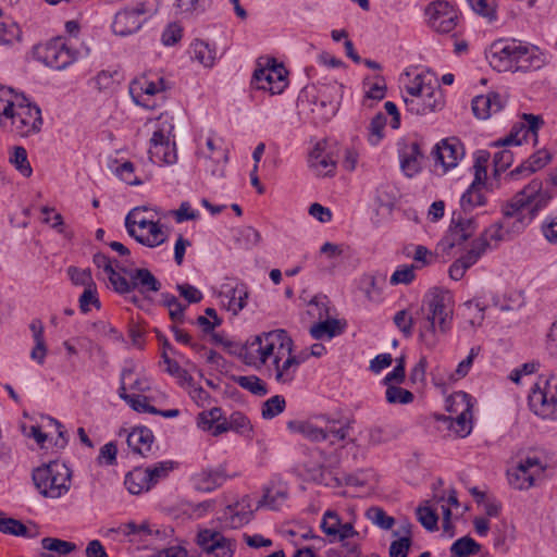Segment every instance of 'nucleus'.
<instances>
[{"label": "nucleus", "instance_id": "25", "mask_svg": "<svg viewBox=\"0 0 557 557\" xmlns=\"http://www.w3.org/2000/svg\"><path fill=\"white\" fill-rule=\"evenodd\" d=\"M423 154L417 141L405 145L399 150L400 168L404 174L412 177L421 171V160Z\"/></svg>", "mask_w": 557, "mask_h": 557}, {"label": "nucleus", "instance_id": "33", "mask_svg": "<svg viewBox=\"0 0 557 557\" xmlns=\"http://www.w3.org/2000/svg\"><path fill=\"white\" fill-rule=\"evenodd\" d=\"M222 420L223 421L218 423L214 429V436H219L230 430L242 434L251 431V425L248 418L242 412H234L231 414L228 420L225 417H223Z\"/></svg>", "mask_w": 557, "mask_h": 557}, {"label": "nucleus", "instance_id": "45", "mask_svg": "<svg viewBox=\"0 0 557 557\" xmlns=\"http://www.w3.org/2000/svg\"><path fill=\"white\" fill-rule=\"evenodd\" d=\"M161 301L162 305L169 309V314L173 322H184V313L187 308V305H183L174 295L169 293H163L161 295Z\"/></svg>", "mask_w": 557, "mask_h": 557}, {"label": "nucleus", "instance_id": "55", "mask_svg": "<svg viewBox=\"0 0 557 557\" xmlns=\"http://www.w3.org/2000/svg\"><path fill=\"white\" fill-rule=\"evenodd\" d=\"M481 546L470 536H463L455 541L450 547V554L475 555Z\"/></svg>", "mask_w": 557, "mask_h": 557}, {"label": "nucleus", "instance_id": "28", "mask_svg": "<svg viewBox=\"0 0 557 557\" xmlns=\"http://www.w3.org/2000/svg\"><path fill=\"white\" fill-rule=\"evenodd\" d=\"M226 476L220 469H207L195 473L191 476L193 486L200 492H212L221 486Z\"/></svg>", "mask_w": 557, "mask_h": 557}, {"label": "nucleus", "instance_id": "14", "mask_svg": "<svg viewBox=\"0 0 557 557\" xmlns=\"http://www.w3.org/2000/svg\"><path fill=\"white\" fill-rule=\"evenodd\" d=\"M429 26L440 34H448L457 26L458 12L447 1L436 0L425 8Z\"/></svg>", "mask_w": 557, "mask_h": 557}, {"label": "nucleus", "instance_id": "27", "mask_svg": "<svg viewBox=\"0 0 557 557\" xmlns=\"http://www.w3.org/2000/svg\"><path fill=\"white\" fill-rule=\"evenodd\" d=\"M154 436L150 429L146 426L134 428L127 436V445L133 453L147 457L152 450Z\"/></svg>", "mask_w": 557, "mask_h": 557}, {"label": "nucleus", "instance_id": "60", "mask_svg": "<svg viewBox=\"0 0 557 557\" xmlns=\"http://www.w3.org/2000/svg\"><path fill=\"white\" fill-rule=\"evenodd\" d=\"M363 85L368 86L366 90L367 99L380 101L386 95V84L382 76H375L373 82L366 79Z\"/></svg>", "mask_w": 557, "mask_h": 557}, {"label": "nucleus", "instance_id": "62", "mask_svg": "<svg viewBox=\"0 0 557 557\" xmlns=\"http://www.w3.org/2000/svg\"><path fill=\"white\" fill-rule=\"evenodd\" d=\"M417 269H419V267H416L414 264H404L398 267L391 276V284H410L416 277L414 271Z\"/></svg>", "mask_w": 557, "mask_h": 557}, {"label": "nucleus", "instance_id": "13", "mask_svg": "<svg viewBox=\"0 0 557 557\" xmlns=\"http://www.w3.org/2000/svg\"><path fill=\"white\" fill-rule=\"evenodd\" d=\"M543 124L544 121L542 116L523 113L522 122L516 124L507 136L495 141L493 145L503 147L511 145L521 146L523 143H527L529 138H531L535 145L537 143V132Z\"/></svg>", "mask_w": 557, "mask_h": 557}, {"label": "nucleus", "instance_id": "1", "mask_svg": "<svg viewBox=\"0 0 557 557\" xmlns=\"http://www.w3.org/2000/svg\"><path fill=\"white\" fill-rule=\"evenodd\" d=\"M488 64L497 72H530L542 69L546 55L535 46L518 40H495L485 52Z\"/></svg>", "mask_w": 557, "mask_h": 557}, {"label": "nucleus", "instance_id": "61", "mask_svg": "<svg viewBox=\"0 0 557 557\" xmlns=\"http://www.w3.org/2000/svg\"><path fill=\"white\" fill-rule=\"evenodd\" d=\"M16 95L13 88L0 84V122L11 112Z\"/></svg>", "mask_w": 557, "mask_h": 557}, {"label": "nucleus", "instance_id": "30", "mask_svg": "<svg viewBox=\"0 0 557 557\" xmlns=\"http://www.w3.org/2000/svg\"><path fill=\"white\" fill-rule=\"evenodd\" d=\"M225 290L221 293V297L227 299L226 308L232 311L233 314H237L242 311L246 305L249 296L248 286L238 282L235 286H224Z\"/></svg>", "mask_w": 557, "mask_h": 557}, {"label": "nucleus", "instance_id": "35", "mask_svg": "<svg viewBox=\"0 0 557 557\" xmlns=\"http://www.w3.org/2000/svg\"><path fill=\"white\" fill-rule=\"evenodd\" d=\"M92 261L98 268L103 269L114 290L117 285L121 286L125 284V276L116 267L120 265L117 262L113 264V261L102 252H97L94 255Z\"/></svg>", "mask_w": 557, "mask_h": 557}, {"label": "nucleus", "instance_id": "53", "mask_svg": "<svg viewBox=\"0 0 557 557\" xmlns=\"http://www.w3.org/2000/svg\"><path fill=\"white\" fill-rule=\"evenodd\" d=\"M471 9L479 15L487 18L490 22L496 20L495 0H467Z\"/></svg>", "mask_w": 557, "mask_h": 557}, {"label": "nucleus", "instance_id": "56", "mask_svg": "<svg viewBox=\"0 0 557 557\" xmlns=\"http://www.w3.org/2000/svg\"><path fill=\"white\" fill-rule=\"evenodd\" d=\"M385 398L388 404H410L413 400V394L397 385H388L385 392Z\"/></svg>", "mask_w": 557, "mask_h": 557}, {"label": "nucleus", "instance_id": "54", "mask_svg": "<svg viewBox=\"0 0 557 557\" xmlns=\"http://www.w3.org/2000/svg\"><path fill=\"white\" fill-rule=\"evenodd\" d=\"M386 125V117L383 113H377L371 120L369 125L368 140L370 145L376 146L384 136V127Z\"/></svg>", "mask_w": 557, "mask_h": 557}, {"label": "nucleus", "instance_id": "49", "mask_svg": "<svg viewBox=\"0 0 557 557\" xmlns=\"http://www.w3.org/2000/svg\"><path fill=\"white\" fill-rule=\"evenodd\" d=\"M173 469L174 462L171 460L160 461L145 468L149 478L148 481H150L152 487L161 480L165 479Z\"/></svg>", "mask_w": 557, "mask_h": 557}, {"label": "nucleus", "instance_id": "12", "mask_svg": "<svg viewBox=\"0 0 557 557\" xmlns=\"http://www.w3.org/2000/svg\"><path fill=\"white\" fill-rule=\"evenodd\" d=\"M287 71L283 64L275 61L265 67L253 72L251 85L259 90L269 91L271 95H280L287 87Z\"/></svg>", "mask_w": 557, "mask_h": 557}, {"label": "nucleus", "instance_id": "63", "mask_svg": "<svg viewBox=\"0 0 557 557\" xmlns=\"http://www.w3.org/2000/svg\"><path fill=\"white\" fill-rule=\"evenodd\" d=\"M211 0H176L175 7L180 13L199 14L205 12Z\"/></svg>", "mask_w": 557, "mask_h": 557}, {"label": "nucleus", "instance_id": "43", "mask_svg": "<svg viewBox=\"0 0 557 557\" xmlns=\"http://www.w3.org/2000/svg\"><path fill=\"white\" fill-rule=\"evenodd\" d=\"M223 412L220 407H213L209 410L201 411L197 417V425L202 431H210L214 436V429L218 423L223 420Z\"/></svg>", "mask_w": 557, "mask_h": 557}, {"label": "nucleus", "instance_id": "47", "mask_svg": "<svg viewBox=\"0 0 557 557\" xmlns=\"http://www.w3.org/2000/svg\"><path fill=\"white\" fill-rule=\"evenodd\" d=\"M41 546L44 549L55 553L59 556L69 555L77 548L75 543L57 537H44L41 540Z\"/></svg>", "mask_w": 557, "mask_h": 557}, {"label": "nucleus", "instance_id": "15", "mask_svg": "<svg viewBox=\"0 0 557 557\" xmlns=\"http://www.w3.org/2000/svg\"><path fill=\"white\" fill-rule=\"evenodd\" d=\"M320 528L331 543H344L346 540L359 535L351 522L344 523L338 512L331 509L323 513Z\"/></svg>", "mask_w": 557, "mask_h": 557}, {"label": "nucleus", "instance_id": "18", "mask_svg": "<svg viewBox=\"0 0 557 557\" xmlns=\"http://www.w3.org/2000/svg\"><path fill=\"white\" fill-rule=\"evenodd\" d=\"M435 163L443 166L444 172L455 168L463 157L465 150L461 143L456 138L442 140L433 151Z\"/></svg>", "mask_w": 557, "mask_h": 557}, {"label": "nucleus", "instance_id": "39", "mask_svg": "<svg viewBox=\"0 0 557 557\" xmlns=\"http://www.w3.org/2000/svg\"><path fill=\"white\" fill-rule=\"evenodd\" d=\"M287 429L290 432L299 433L312 442L325 441V431L311 422L292 420L287 422Z\"/></svg>", "mask_w": 557, "mask_h": 557}, {"label": "nucleus", "instance_id": "17", "mask_svg": "<svg viewBox=\"0 0 557 557\" xmlns=\"http://www.w3.org/2000/svg\"><path fill=\"white\" fill-rule=\"evenodd\" d=\"M166 88V83L163 77H158L157 81H150L144 76L135 79L132 83L129 90L134 101L137 104L147 109H154L156 103H150L144 98V96L151 97L163 92Z\"/></svg>", "mask_w": 557, "mask_h": 557}, {"label": "nucleus", "instance_id": "57", "mask_svg": "<svg viewBox=\"0 0 557 557\" xmlns=\"http://www.w3.org/2000/svg\"><path fill=\"white\" fill-rule=\"evenodd\" d=\"M227 162V153L225 150L216 151V157L212 161H203L206 172L210 173L213 177H222L225 172V164Z\"/></svg>", "mask_w": 557, "mask_h": 557}, {"label": "nucleus", "instance_id": "6", "mask_svg": "<svg viewBox=\"0 0 557 557\" xmlns=\"http://www.w3.org/2000/svg\"><path fill=\"white\" fill-rule=\"evenodd\" d=\"M173 131V117L166 113L160 114L150 138L149 159L152 163L163 165L176 162L177 154Z\"/></svg>", "mask_w": 557, "mask_h": 557}, {"label": "nucleus", "instance_id": "21", "mask_svg": "<svg viewBox=\"0 0 557 557\" xmlns=\"http://www.w3.org/2000/svg\"><path fill=\"white\" fill-rule=\"evenodd\" d=\"M404 100L405 98H416L420 97L421 95L441 96L442 92L440 87L435 86L433 82V74L429 72L417 74L412 79L404 85Z\"/></svg>", "mask_w": 557, "mask_h": 557}, {"label": "nucleus", "instance_id": "20", "mask_svg": "<svg viewBox=\"0 0 557 557\" xmlns=\"http://www.w3.org/2000/svg\"><path fill=\"white\" fill-rule=\"evenodd\" d=\"M476 222L473 218H453L445 242L449 248L459 246L469 239L476 230Z\"/></svg>", "mask_w": 557, "mask_h": 557}, {"label": "nucleus", "instance_id": "32", "mask_svg": "<svg viewBox=\"0 0 557 557\" xmlns=\"http://www.w3.org/2000/svg\"><path fill=\"white\" fill-rule=\"evenodd\" d=\"M0 532L26 539H34L39 535L36 524L27 527L22 521L13 518H0Z\"/></svg>", "mask_w": 557, "mask_h": 557}, {"label": "nucleus", "instance_id": "8", "mask_svg": "<svg viewBox=\"0 0 557 557\" xmlns=\"http://www.w3.org/2000/svg\"><path fill=\"white\" fill-rule=\"evenodd\" d=\"M158 11L154 0H141L120 10L112 22L115 35L125 37L140 29L145 21Z\"/></svg>", "mask_w": 557, "mask_h": 557}, {"label": "nucleus", "instance_id": "10", "mask_svg": "<svg viewBox=\"0 0 557 557\" xmlns=\"http://www.w3.org/2000/svg\"><path fill=\"white\" fill-rule=\"evenodd\" d=\"M125 276V284L117 285L115 292L124 295L137 289L140 294L157 293L161 289V282L151 273L150 270L128 269L126 267L116 265Z\"/></svg>", "mask_w": 557, "mask_h": 557}, {"label": "nucleus", "instance_id": "38", "mask_svg": "<svg viewBox=\"0 0 557 557\" xmlns=\"http://www.w3.org/2000/svg\"><path fill=\"white\" fill-rule=\"evenodd\" d=\"M321 420L325 423L323 431H325V441L331 444L344 441L348 435L349 423L348 421H341L331 419L327 416H322Z\"/></svg>", "mask_w": 557, "mask_h": 557}, {"label": "nucleus", "instance_id": "11", "mask_svg": "<svg viewBox=\"0 0 557 557\" xmlns=\"http://www.w3.org/2000/svg\"><path fill=\"white\" fill-rule=\"evenodd\" d=\"M34 57L53 70H63L76 59L75 53L61 40L36 46L34 48Z\"/></svg>", "mask_w": 557, "mask_h": 557}, {"label": "nucleus", "instance_id": "50", "mask_svg": "<svg viewBox=\"0 0 557 557\" xmlns=\"http://www.w3.org/2000/svg\"><path fill=\"white\" fill-rule=\"evenodd\" d=\"M285 407V398L281 395H274L263 403L261 416L265 420H271L282 413Z\"/></svg>", "mask_w": 557, "mask_h": 557}, {"label": "nucleus", "instance_id": "22", "mask_svg": "<svg viewBox=\"0 0 557 557\" xmlns=\"http://www.w3.org/2000/svg\"><path fill=\"white\" fill-rule=\"evenodd\" d=\"M552 160V154L546 149H540L531 154L525 161L508 173L510 180L527 177L546 166Z\"/></svg>", "mask_w": 557, "mask_h": 557}, {"label": "nucleus", "instance_id": "64", "mask_svg": "<svg viewBox=\"0 0 557 557\" xmlns=\"http://www.w3.org/2000/svg\"><path fill=\"white\" fill-rule=\"evenodd\" d=\"M417 516L419 522L429 531L437 529L438 516L428 506H420L417 508Z\"/></svg>", "mask_w": 557, "mask_h": 557}, {"label": "nucleus", "instance_id": "46", "mask_svg": "<svg viewBox=\"0 0 557 557\" xmlns=\"http://www.w3.org/2000/svg\"><path fill=\"white\" fill-rule=\"evenodd\" d=\"M236 384L257 396L268 394L267 384L256 375H239L234 377Z\"/></svg>", "mask_w": 557, "mask_h": 557}, {"label": "nucleus", "instance_id": "52", "mask_svg": "<svg viewBox=\"0 0 557 557\" xmlns=\"http://www.w3.org/2000/svg\"><path fill=\"white\" fill-rule=\"evenodd\" d=\"M367 518L376 527L383 530H391L395 524V519L388 516L380 507H371L367 510Z\"/></svg>", "mask_w": 557, "mask_h": 557}, {"label": "nucleus", "instance_id": "9", "mask_svg": "<svg viewBox=\"0 0 557 557\" xmlns=\"http://www.w3.org/2000/svg\"><path fill=\"white\" fill-rule=\"evenodd\" d=\"M529 396V406L531 410L543 419L557 420V381L544 380Z\"/></svg>", "mask_w": 557, "mask_h": 557}, {"label": "nucleus", "instance_id": "58", "mask_svg": "<svg viewBox=\"0 0 557 557\" xmlns=\"http://www.w3.org/2000/svg\"><path fill=\"white\" fill-rule=\"evenodd\" d=\"M490 160V152L486 150H478L474 154V180L476 183H485L487 177V163Z\"/></svg>", "mask_w": 557, "mask_h": 557}, {"label": "nucleus", "instance_id": "29", "mask_svg": "<svg viewBox=\"0 0 557 557\" xmlns=\"http://www.w3.org/2000/svg\"><path fill=\"white\" fill-rule=\"evenodd\" d=\"M404 102L408 112L417 115H424L440 110L443 107V97L442 95H421L416 98H405Z\"/></svg>", "mask_w": 557, "mask_h": 557}, {"label": "nucleus", "instance_id": "48", "mask_svg": "<svg viewBox=\"0 0 557 557\" xmlns=\"http://www.w3.org/2000/svg\"><path fill=\"white\" fill-rule=\"evenodd\" d=\"M534 475L528 472L523 467H516L508 472L510 485L517 490H528L534 483Z\"/></svg>", "mask_w": 557, "mask_h": 557}, {"label": "nucleus", "instance_id": "51", "mask_svg": "<svg viewBox=\"0 0 557 557\" xmlns=\"http://www.w3.org/2000/svg\"><path fill=\"white\" fill-rule=\"evenodd\" d=\"M10 162L14 164L15 169L24 176L29 177L33 169L27 158V151L24 147L17 146L14 148L10 157Z\"/></svg>", "mask_w": 557, "mask_h": 557}, {"label": "nucleus", "instance_id": "44", "mask_svg": "<svg viewBox=\"0 0 557 557\" xmlns=\"http://www.w3.org/2000/svg\"><path fill=\"white\" fill-rule=\"evenodd\" d=\"M153 227L147 226L145 231L137 232V236L135 239L140 243L141 245H145L147 247H157L163 244L166 240V235L162 231L159 222H156V232L152 233Z\"/></svg>", "mask_w": 557, "mask_h": 557}, {"label": "nucleus", "instance_id": "16", "mask_svg": "<svg viewBox=\"0 0 557 557\" xmlns=\"http://www.w3.org/2000/svg\"><path fill=\"white\" fill-rule=\"evenodd\" d=\"M253 512L250 498L245 496L235 504L226 506L219 520L225 529H239L252 520Z\"/></svg>", "mask_w": 557, "mask_h": 557}, {"label": "nucleus", "instance_id": "59", "mask_svg": "<svg viewBox=\"0 0 557 557\" xmlns=\"http://www.w3.org/2000/svg\"><path fill=\"white\" fill-rule=\"evenodd\" d=\"M306 473L309 479L318 484H330V473L325 466L320 462H308L305 465Z\"/></svg>", "mask_w": 557, "mask_h": 557}, {"label": "nucleus", "instance_id": "2", "mask_svg": "<svg viewBox=\"0 0 557 557\" xmlns=\"http://www.w3.org/2000/svg\"><path fill=\"white\" fill-rule=\"evenodd\" d=\"M424 317L417 321L420 341L429 348L438 342V335L449 332L453 323L454 304L449 293L436 290L423 300Z\"/></svg>", "mask_w": 557, "mask_h": 557}, {"label": "nucleus", "instance_id": "3", "mask_svg": "<svg viewBox=\"0 0 557 557\" xmlns=\"http://www.w3.org/2000/svg\"><path fill=\"white\" fill-rule=\"evenodd\" d=\"M554 195L550 189L543 187L541 180L534 178L504 205L503 214L505 218H517L519 222H523L528 215L531 221L548 205Z\"/></svg>", "mask_w": 557, "mask_h": 557}, {"label": "nucleus", "instance_id": "40", "mask_svg": "<svg viewBox=\"0 0 557 557\" xmlns=\"http://www.w3.org/2000/svg\"><path fill=\"white\" fill-rule=\"evenodd\" d=\"M344 325L341 324L339 320L327 319L325 321L313 324L310 327V335L314 339L333 338L336 335L342 334Z\"/></svg>", "mask_w": 557, "mask_h": 557}, {"label": "nucleus", "instance_id": "5", "mask_svg": "<svg viewBox=\"0 0 557 557\" xmlns=\"http://www.w3.org/2000/svg\"><path fill=\"white\" fill-rule=\"evenodd\" d=\"M32 479L42 497L58 499L70 491L72 471L65 463L50 461L34 469Z\"/></svg>", "mask_w": 557, "mask_h": 557}, {"label": "nucleus", "instance_id": "24", "mask_svg": "<svg viewBox=\"0 0 557 557\" xmlns=\"http://www.w3.org/2000/svg\"><path fill=\"white\" fill-rule=\"evenodd\" d=\"M503 107V98L496 92L476 96L472 100L473 114L481 120L488 119L492 114L499 112Z\"/></svg>", "mask_w": 557, "mask_h": 557}, {"label": "nucleus", "instance_id": "7", "mask_svg": "<svg viewBox=\"0 0 557 557\" xmlns=\"http://www.w3.org/2000/svg\"><path fill=\"white\" fill-rule=\"evenodd\" d=\"M4 120L11 121L12 132L20 136H29L39 132L42 124L39 107L30 103L22 94L16 95L14 107Z\"/></svg>", "mask_w": 557, "mask_h": 557}, {"label": "nucleus", "instance_id": "19", "mask_svg": "<svg viewBox=\"0 0 557 557\" xmlns=\"http://www.w3.org/2000/svg\"><path fill=\"white\" fill-rule=\"evenodd\" d=\"M272 363L275 371V380L281 384H289L294 381L300 361L293 355V345L288 352L274 354Z\"/></svg>", "mask_w": 557, "mask_h": 557}, {"label": "nucleus", "instance_id": "34", "mask_svg": "<svg viewBox=\"0 0 557 557\" xmlns=\"http://www.w3.org/2000/svg\"><path fill=\"white\" fill-rule=\"evenodd\" d=\"M484 187L485 183H476V181L471 183L460 198V207L463 212H470L474 208L485 205Z\"/></svg>", "mask_w": 557, "mask_h": 557}, {"label": "nucleus", "instance_id": "36", "mask_svg": "<svg viewBox=\"0 0 557 557\" xmlns=\"http://www.w3.org/2000/svg\"><path fill=\"white\" fill-rule=\"evenodd\" d=\"M144 467H136L125 476L124 484L129 493L138 495L152 488Z\"/></svg>", "mask_w": 557, "mask_h": 557}, {"label": "nucleus", "instance_id": "42", "mask_svg": "<svg viewBox=\"0 0 557 557\" xmlns=\"http://www.w3.org/2000/svg\"><path fill=\"white\" fill-rule=\"evenodd\" d=\"M193 58L206 67H211L216 60V51L207 41L195 40L191 44Z\"/></svg>", "mask_w": 557, "mask_h": 557}, {"label": "nucleus", "instance_id": "37", "mask_svg": "<svg viewBox=\"0 0 557 557\" xmlns=\"http://www.w3.org/2000/svg\"><path fill=\"white\" fill-rule=\"evenodd\" d=\"M146 210V207L143 208H134L131 210L125 218V227L127 233L135 238L137 236V232L145 231L147 226L156 227V222L146 219L143 215V212ZM152 233L156 232V228H152Z\"/></svg>", "mask_w": 557, "mask_h": 557}, {"label": "nucleus", "instance_id": "31", "mask_svg": "<svg viewBox=\"0 0 557 557\" xmlns=\"http://www.w3.org/2000/svg\"><path fill=\"white\" fill-rule=\"evenodd\" d=\"M309 166L318 176L333 175L336 161L318 144L309 154Z\"/></svg>", "mask_w": 557, "mask_h": 557}, {"label": "nucleus", "instance_id": "26", "mask_svg": "<svg viewBox=\"0 0 557 557\" xmlns=\"http://www.w3.org/2000/svg\"><path fill=\"white\" fill-rule=\"evenodd\" d=\"M288 497V487L286 484L277 482L270 483L264 487L263 496L258 502L257 509L265 507L270 510H278L285 504Z\"/></svg>", "mask_w": 557, "mask_h": 557}, {"label": "nucleus", "instance_id": "23", "mask_svg": "<svg viewBox=\"0 0 557 557\" xmlns=\"http://www.w3.org/2000/svg\"><path fill=\"white\" fill-rule=\"evenodd\" d=\"M466 393H456L453 396V400L454 403L460 401L463 405V409L461 410V412H457L456 410H454V412L456 413V418H445L446 421H449L448 428L460 437H465L471 432V411L469 404L466 403Z\"/></svg>", "mask_w": 557, "mask_h": 557}, {"label": "nucleus", "instance_id": "41", "mask_svg": "<svg viewBox=\"0 0 557 557\" xmlns=\"http://www.w3.org/2000/svg\"><path fill=\"white\" fill-rule=\"evenodd\" d=\"M398 435L399 431L394 425H374L368 430V444L377 446L395 440Z\"/></svg>", "mask_w": 557, "mask_h": 557}, {"label": "nucleus", "instance_id": "4", "mask_svg": "<svg viewBox=\"0 0 557 557\" xmlns=\"http://www.w3.org/2000/svg\"><path fill=\"white\" fill-rule=\"evenodd\" d=\"M290 345H293V341L285 330H274L248 342L243 347L240 355L246 364L259 367L274 354L288 352Z\"/></svg>", "mask_w": 557, "mask_h": 557}]
</instances>
